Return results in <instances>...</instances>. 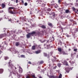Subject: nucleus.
Instances as JSON below:
<instances>
[{"instance_id":"1","label":"nucleus","mask_w":78,"mask_h":78,"mask_svg":"<svg viewBox=\"0 0 78 78\" xmlns=\"http://www.w3.org/2000/svg\"><path fill=\"white\" fill-rule=\"evenodd\" d=\"M15 9V8L13 7H10L8 9V11L9 13L10 14H16V12H13L12 11V10L11 9Z\"/></svg>"},{"instance_id":"2","label":"nucleus","mask_w":78,"mask_h":78,"mask_svg":"<svg viewBox=\"0 0 78 78\" xmlns=\"http://www.w3.org/2000/svg\"><path fill=\"white\" fill-rule=\"evenodd\" d=\"M31 34L30 33H29L28 34H27V38H30L31 36Z\"/></svg>"},{"instance_id":"3","label":"nucleus","mask_w":78,"mask_h":78,"mask_svg":"<svg viewBox=\"0 0 78 78\" xmlns=\"http://www.w3.org/2000/svg\"><path fill=\"white\" fill-rule=\"evenodd\" d=\"M50 78H57L58 77L56 76H50Z\"/></svg>"},{"instance_id":"4","label":"nucleus","mask_w":78,"mask_h":78,"mask_svg":"<svg viewBox=\"0 0 78 78\" xmlns=\"http://www.w3.org/2000/svg\"><path fill=\"white\" fill-rule=\"evenodd\" d=\"M22 72H23L22 69L21 68H20L19 69V73H22Z\"/></svg>"},{"instance_id":"5","label":"nucleus","mask_w":78,"mask_h":78,"mask_svg":"<svg viewBox=\"0 0 78 78\" xmlns=\"http://www.w3.org/2000/svg\"><path fill=\"white\" fill-rule=\"evenodd\" d=\"M33 76V75L31 74H29L28 76H27L26 78H30V77H31V76Z\"/></svg>"},{"instance_id":"6","label":"nucleus","mask_w":78,"mask_h":78,"mask_svg":"<svg viewBox=\"0 0 78 78\" xmlns=\"http://www.w3.org/2000/svg\"><path fill=\"white\" fill-rule=\"evenodd\" d=\"M35 53H36V54H38L39 53H41V50L37 51H35Z\"/></svg>"},{"instance_id":"7","label":"nucleus","mask_w":78,"mask_h":78,"mask_svg":"<svg viewBox=\"0 0 78 78\" xmlns=\"http://www.w3.org/2000/svg\"><path fill=\"white\" fill-rule=\"evenodd\" d=\"M30 33V34L31 35H33V34H35L36 32H35V31H33L31 33Z\"/></svg>"},{"instance_id":"8","label":"nucleus","mask_w":78,"mask_h":78,"mask_svg":"<svg viewBox=\"0 0 78 78\" xmlns=\"http://www.w3.org/2000/svg\"><path fill=\"white\" fill-rule=\"evenodd\" d=\"M5 6V4L2 3V8H4Z\"/></svg>"},{"instance_id":"9","label":"nucleus","mask_w":78,"mask_h":78,"mask_svg":"<svg viewBox=\"0 0 78 78\" xmlns=\"http://www.w3.org/2000/svg\"><path fill=\"white\" fill-rule=\"evenodd\" d=\"M36 48V47L35 46H32V50H35V49Z\"/></svg>"},{"instance_id":"10","label":"nucleus","mask_w":78,"mask_h":78,"mask_svg":"<svg viewBox=\"0 0 78 78\" xmlns=\"http://www.w3.org/2000/svg\"><path fill=\"white\" fill-rule=\"evenodd\" d=\"M66 13H69V12H70V11L69 10H66L65 11Z\"/></svg>"},{"instance_id":"11","label":"nucleus","mask_w":78,"mask_h":78,"mask_svg":"<svg viewBox=\"0 0 78 78\" xmlns=\"http://www.w3.org/2000/svg\"><path fill=\"white\" fill-rule=\"evenodd\" d=\"M3 72V69H0V73H2Z\"/></svg>"},{"instance_id":"12","label":"nucleus","mask_w":78,"mask_h":78,"mask_svg":"<svg viewBox=\"0 0 78 78\" xmlns=\"http://www.w3.org/2000/svg\"><path fill=\"white\" fill-rule=\"evenodd\" d=\"M19 42H16V46H19Z\"/></svg>"},{"instance_id":"13","label":"nucleus","mask_w":78,"mask_h":78,"mask_svg":"<svg viewBox=\"0 0 78 78\" xmlns=\"http://www.w3.org/2000/svg\"><path fill=\"white\" fill-rule=\"evenodd\" d=\"M58 51H59V52H61V51H62V49H61V48H58Z\"/></svg>"},{"instance_id":"14","label":"nucleus","mask_w":78,"mask_h":78,"mask_svg":"<svg viewBox=\"0 0 78 78\" xmlns=\"http://www.w3.org/2000/svg\"><path fill=\"white\" fill-rule=\"evenodd\" d=\"M62 74H61V73H60V75L58 76V78H62Z\"/></svg>"},{"instance_id":"15","label":"nucleus","mask_w":78,"mask_h":78,"mask_svg":"<svg viewBox=\"0 0 78 78\" xmlns=\"http://www.w3.org/2000/svg\"><path fill=\"white\" fill-rule=\"evenodd\" d=\"M41 27L42 28H45L46 27L44 25H42V26H41Z\"/></svg>"},{"instance_id":"16","label":"nucleus","mask_w":78,"mask_h":78,"mask_svg":"<svg viewBox=\"0 0 78 78\" xmlns=\"http://www.w3.org/2000/svg\"><path fill=\"white\" fill-rule=\"evenodd\" d=\"M44 63V61H40V64H43Z\"/></svg>"},{"instance_id":"17","label":"nucleus","mask_w":78,"mask_h":78,"mask_svg":"<svg viewBox=\"0 0 78 78\" xmlns=\"http://www.w3.org/2000/svg\"><path fill=\"white\" fill-rule=\"evenodd\" d=\"M48 25L49 26H50V27H52V24L51 23H48Z\"/></svg>"},{"instance_id":"18","label":"nucleus","mask_w":78,"mask_h":78,"mask_svg":"<svg viewBox=\"0 0 78 78\" xmlns=\"http://www.w3.org/2000/svg\"><path fill=\"white\" fill-rule=\"evenodd\" d=\"M61 66V63H58V66L59 67H60Z\"/></svg>"},{"instance_id":"19","label":"nucleus","mask_w":78,"mask_h":78,"mask_svg":"<svg viewBox=\"0 0 78 78\" xmlns=\"http://www.w3.org/2000/svg\"><path fill=\"white\" fill-rule=\"evenodd\" d=\"M9 66H10L11 67H12V66H13V65H12L11 64H9Z\"/></svg>"},{"instance_id":"20","label":"nucleus","mask_w":78,"mask_h":78,"mask_svg":"<svg viewBox=\"0 0 78 78\" xmlns=\"http://www.w3.org/2000/svg\"><path fill=\"white\" fill-rule=\"evenodd\" d=\"M70 70H72V69H67L68 71H66L67 72H68V73H69V71H70Z\"/></svg>"},{"instance_id":"21","label":"nucleus","mask_w":78,"mask_h":78,"mask_svg":"<svg viewBox=\"0 0 78 78\" xmlns=\"http://www.w3.org/2000/svg\"><path fill=\"white\" fill-rule=\"evenodd\" d=\"M54 17H55V15H53L51 18L52 19H54Z\"/></svg>"},{"instance_id":"22","label":"nucleus","mask_w":78,"mask_h":78,"mask_svg":"<svg viewBox=\"0 0 78 78\" xmlns=\"http://www.w3.org/2000/svg\"><path fill=\"white\" fill-rule=\"evenodd\" d=\"M9 58H8V57H5V60H6L7 59H8Z\"/></svg>"},{"instance_id":"23","label":"nucleus","mask_w":78,"mask_h":78,"mask_svg":"<svg viewBox=\"0 0 78 78\" xmlns=\"http://www.w3.org/2000/svg\"><path fill=\"white\" fill-rule=\"evenodd\" d=\"M27 5H28V4L27 2H26L24 3V5L25 6H27Z\"/></svg>"},{"instance_id":"24","label":"nucleus","mask_w":78,"mask_h":78,"mask_svg":"<svg viewBox=\"0 0 78 78\" xmlns=\"http://www.w3.org/2000/svg\"><path fill=\"white\" fill-rule=\"evenodd\" d=\"M21 56L22 58H24V57H25V55H21Z\"/></svg>"},{"instance_id":"25","label":"nucleus","mask_w":78,"mask_h":78,"mask_svg":"<svg viewBox=\"0 0 78 78\" xmlns=\"http://www.w3.org/2000/svg\"><path fill=\"white\" fill-rule=\"evenodd\" d=\"M73 11H75V10H76V9H75V8L74 7H73Z\"/></svg>"},{"instance_id":"26","label":"nucleus","mask_w":78,"mask_h":78,"mask_svg":"<svg viewBox=\"0 0 78 78\" xmlns=\"http://www.w3.org/2000/svg\"><path fill=\"white\" fill-rule=\"evenodd\" d=\"M65 65H66V66H68V63H67V62H66V63H65Z\"/></svg>"},{"instance_id":"27","label":"nucleus","mask_w":78,"mask_h":78,"mask_svg":"<svg viewBox=\"0 0 78 78\" xmlns=\"http://www.w3.org/2000/svg\"><path fill=\"white\" fill-rule=\"evenodd\" d=\"M32 76L33 77V78H37V77H35V76L34 75H32Z\"/></svg>"},{"instance_id":"28","label":"nucleus","mask_w":78,"mask_h":78,"mask_svg":"<svg viewBox=\"0 0 78 78\" xmlns=\"http://www.w3.org/2000/svg\"><path fill=\"white\" fill-rule=\"evenodd\" d=\"M74 51H77V49H74Z\"/></svg>"},{"instance_id":"29","label":"nucleus","mask_w":78,"mask_h":78,"mask_svg":"<svg viewBox=\"0 0 78 78\" xmlns=\"http://www.w3.org/2000/svg\"><path fill=\"white\" fill-rule=\"evenodd\" d=\"M63 55H67V54H66V52H64L63 53Z\"/></svg>"},{"instance_id":"30","label":"nucleus","mask_w":78,"mask_h":78,"mask_svg":"<svg viewBox=\"0 0 78 78\" xmlns=\"http://www.w3.org/2000/svg\"><path fill=\"white\" fill-rule=\"evenodd\" d=\"M28 63L29 64H31V62H29Z\"/></svg>"},{"instance_id":"31","label":"nucleus","mask_w":78,"mask_h":78,"mask_svg":"<svg viewBox=\"0 0 78 78\" xmlns=\"http://www.w3.org/2000/svg\"><path fill=\"white\" fill-rule=\"evenodd\" d=\"M58 2L59 3H60V2H61V0H58Z\"/></svg>"},{"instance_id":"32","label":"nucleus","mask_w":78,"mask_h":78,"mask_svg":"<svg viewBox=\"0 0 78 78\" xmlns=\"http://www.w3.org/2000/svg\"><path fill=\"white\" fill-rule=\"evenodd\" d=\"M14 73H15V74H17V75L18 74L17 73V72L16 73L15 72Z\"/></svg>"},{"instance_id":"33","label":"nucleus","mask_w":78,"mask_h":78,"mask_svg":"<svg viewBox=\"0 0 78 78\" xmlns=\"http://www.w3.org/2000/svg\"><path fill=\"white\" fill-rule=\"evenodd\" d=\"M48 10H49V11H51V9H49Z\"/></svg>"},{"instance_id":"34","label":"nucleus","mask_w":78,"mask_h":78,"mask_svg":"<svg viewBox=\"0 0 78 78\" xmlns=\"http://www.w3.org/2000/svg\"><path fill=\"white\" fill-rule=\"evenodd\" d=\"M9 21H12V20L10 19V20H9Z\"/></svg>"},{"instance_id":"35","label":"nucleus","mask_w":78,"mask_h":78,"mask_svg":"<svg viewBox=\"0 0 78 78\" xmlns=\"http://www.w3.org/2000/svg\"><path fill=\"white\" fill-rule=\"evenodd\" d=\"M76 4L77 6H78V4L77 3H76Z\"/></svg>"},{"instance_id":"36","label":"nucleus","mask_w":78,"mask_h":78,"mask_svg":"<svg viewBox=\"0 0 78 78\" xmlns=\"http://www.w3.org/2000/svg\"><path fill=\"white\" fill-rule=\"evenodd\" d=\"M39 78H42V76H40L39 77Z\"/></svg>"},{"instance_id":"37","label":"nucleus","mask_w":78,"mask_h":78,"mask_svg":"<svg viewBox=\"0 0 78 78\" xmlns=\"http://www.w3.org/2000/svg\"><path fill=\"white\" fill-rule=\"evenodd\" d=\"M76 2H78V0H76Z\"/></svg>"},{"instance_id":"38","label":"nucleus","mask_w":78,"mask_h":78,"mask_svg":"<svg viewBox=\"0 0 78 78\" xmlns=\"http://www.w3.org/2000/svg\"><path fill=\"white\" fill-rule=\"evenodd\" d=\"M22 3H23V1H22Z\"/></svg>"},{"instance_id":"39","label":"nucleus","mask_w":78,"mask_h":78,"mask_svg":"<svg viewBox=\"0 0 78 78\" xmlns=\"http://www.w3.org/2000/svg\"><path fill=\"white\" fill-rule=\"evenodd\" d=\"M19 22V21H17V22Z\"/></svg>"},{"instance_id":"40","label":"nucleus","mask_w":78,"mask_h":78,"mask_svg":"<svg viewBox=\"0 0 78 78\" xmlns=\"http://www.w3.org/2000/svg\"><path fill=\"white\" fill-rule=\"evenodd\" d=\"M1 52V51H0V52ZM2 53V52H1Z\"/></svg>"},{"instance_id":"41","label":"nucleus","mask_w":78,"mask_h":78,"mask_svg":"<svg viewBox=\"0 0 78 78\" xmlns=\"http://www.w3.org/2000/svg\"><path fill=\"white\" fill-rule=\"evenodd\" d=\"M69 50H70V49H69Z\"/></svg>"},{"instance_id":"42","label":"nucleus","mask_w":78,"mask_h":78,"mask_svg":"<svg viewBox=\"0 0 78 78\" xmlns=\"http://www.w3.org/2000/svg\"><path fill=\"white\" fill-rule=\"evenodd\" d=\"M77 12H78V10H77Z\"/></svg>"},{"instance_id":"43","label":"nucleus","mask_w":78,"mask_h":78,"mask_svg":"<svg viewBox=\"0 0 78 78\" xmlns=\"http://www.w3.org/2000/svg\"><path fill=\"white\" fill-rule=\"evenodd\" d=\"M1 47V45H0V47Z\"/></svg>"},{"instance_id":"44","label":"nucleus","mask_w":78,"mask_h":78,"mask_svg":"<svg viewBox=\"0 0 78 78\" xmlns=\"http://www.w3.org/2000/svg\"><path fill=\"white\" fill-rule=\"evenodd\" d=\"M1 36V35H0V36Z\"/></svg>"},{"instance_id":"45","label":"nucleus","mask_w":78,"mask_h":78,"mask_svg":"<svg viewBox=\"0 0 78 78\" xmlns=\"http://www.w3.org/2000/svg\"><path fill=\"white\" fill-rule=\"evenodd\" d=\"M45 56H46V55H45Z\"/></svg>"}]
</instances>
